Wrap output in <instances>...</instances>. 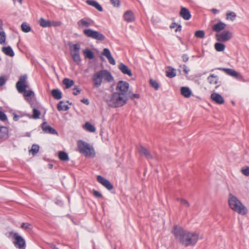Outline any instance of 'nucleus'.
Listing matches in <instances>:
<instances>
[{
	"instance_id": "1",
	"label": "nucleus",
	"mask_w": 249,
	"mask_h": 249,
	"mask_svg": "<svg viewBox=\"0 0 249 249\" xmlns=\"http://www.w3.org/2000/svg\"><path fill=\"white\" fill-rule=\"evenodd\" d=\"M172 233L176 239L185 246L195 245L198 239V234L185 231L182 227L178 226L174 227Z\"/></svg>"
},
{
	"instance_id": "2",
	"label": "nucleus",
	"mask_w": 249,
	"mask_h": 249,
	"mask_svg": "<svg viewBox=\"0 0 249 249\" xmlns=\"http://www.w3.org/2000/svg\"><path fill=\"white\" fill-rule=\"evenodd\" d=\"M93 88H99L105 81L110 83L114 81L111 72L107 70H101L94 72L91 77Z\"/></svg>"
},
{
	"instance_id": "3",
	"label": "nucleus",
	"mask_w": 249,
	"mask_h": 249,
	"mask_svg": "<svg viewBox=\"0 0 249 249\" xmlns=\"http://www.w3.org/2000/svg\"><path fill=\"white\" fill-rule=\"evenodd\" d=\"M128 100V97L124 96L123 94L114 92L106 99L107 105L112 107L117 108L125 105Z\"/></svg>"
},
{
	"instance_id": "4",
	"label": "nucleus",
	"mask_w": 249,
	"mask_h": 249,
	"mask_svg": "<svg viewBox=\"0 0 249 249\" xmlns=\"http://www.w3.org/2000/svg\"><path fill=\"white\" fill-rule=\"evenodd\" d=\"M228 203L230 208L239 214H245L247 213L246 207L234 195L230 194L228 197Z\"/></svg>"
},
{
	"instance_id": "5",
	"label": "nucleus",
	"mask_w": 249,
	"mask_h": 249,
	"mask_svg": "<svg viewBox=\"0 0 249 249\" xmlns=\"http://www.w3.org/2000/svg\"><path fill=\"white\" fill-rule=\"evenodd\" d=\"M77 146L79 151L85 157L94 158L95 156L94 149L89 143L80 140L77 142Z\"/></svg>"
},
{
	"instance_id": "6",
	"label": "nucleus",
	"mask_w": 249,
	"mask_h": 249,
	"mask_svg": "<svg viewBox=\"0 0 249 249\" xmlns=\"http://www.w3.org/2000/svg\"><path fill=\"white\" fill-rule=\"evenodd\" d=\"M84 35L89 38H91L96 40L102 41L105 38V36L99 32L93 30L91 29H85L83 30Z\"/></svg>"
},
{
	"instance_id": "7",
	"label": "nucleus",
	"mask_w": 249,
	"mask_h": 249,
	"mask_svg": "<svg viewBox=\"0 0 249 249\" xmlns=\"http://www.w3.org/2000/svg\"><path fill=\"white\" fill-rule=\"evenodd\" d=\"M27 78V75L20 76L19 80L16 84V88L19 93H23L27 88H29Z\"/></svg>"
},
{
	"instance_id": "8",
	"label": "nucleus",
	"mask_w": 249,
	"mask_h": 249,
	"mask_svg": "<svg viewBox=\"0 0 249 249\" xmlns=\"http://www.w3.org/2000/svg\"><path fill=\"white\" fill-rule=\"evenodd\" d=\"M129 88V84L128 83L125 81H120L117 85L116 92L120 94H123L124 96L128 97Z\"/></svg>"
},
{
	"instance_id": "9",
	"label": "nucleus",
	"mask_w": 249,
	"mask_h": 249,
	"mask_svg": "<svg viewBox=\"0 0 249 249\" xmlns=\"http://www.w3.org/2000/svg\"><path fill=\"white\" fill-rule=\"evenodd\" d=\"M11 235H13L15 241L14 244L15 246L18 249H25V241L21 236L17 233L11 232Z\"/></svg>"
},
{
	"instance_id": "10",
	"label": "nucleus",
	"mask_w": 249,
	"mask_h": 249,
	"mask_svg": "<svg viewBox=\"0 0 249 249\" xmlns=\"http://www.w3.org/2000/svg\"><path fill=\"white\" fill-rule=\"evenodd\" d=\"M232 37V34L229 31H224L221 33H217L215 37L217 41L221 42H225L230 40Z\"/></svg>"
},
{
	"instance_id": "11",
	"label": "nucleus",
	"mask_w": 249,
	"mask_h": 249,
	"mask_svg": "<svg viewBox=\"0 0 249 249\" xmlns=\"http://www.w3.org/2000/svg\"><path fill=\"white\" fill-rule=\"evenodd\" d=\"M93 23V20L88 18H84L79 20L77 24L78 28L83 30L85 29H89Z\"/></svg>"
},
{
	"instance_id": "12",
	"label": "nucleus",
	"mask_w": 249,
	"mask_h": 249,
	"mask_svg": "<svg viewBox=\"0 0 249 249\" xmlns=\"http://www.w3.org/2000/svg\"><path fill=\"white\" fill-rule=\"evenodd\" d=\"M97 180L100 183H101L108 190H111L113 188V185L109 180H107L101 176H97Z\"/></svg>"
},
{
	"instance_id": "13",
	"label": "nucleus",
	"mask_w": 249,
	"mask_h": 249,
	"mask_svg": "<svg viewBox=\"0 0 249 249\" xmlns=\"http://www.w3.org/2000/svg\"><path fill=\"white\" fill-rule=\"evenodd\" d=\"M211 99L214 103L221 105L224 103V99L223 97L216 92H213L211 95Z\"/></svg>"
},
{
	"instance_id": "14",
	"label": "nucleus",
	"mask_w": 249,
	"mask_h": 249,
	"mask_svg": "<svg viewBox=\"0 0 249 249\" xmlns=\"http://www.w3.org/2000/svg\"><path fill=\"white\" fill-rule=\"evenodd\" d=\"M218 69L223 71L227 74L237 79H240L242 78L241 75L233 69L228 68H219Z\"/></svg>"
},
{
	"instance_id": "15",
	"label": "nucleus",
	"mask_w": 249,
	"mask_h": 249,
	"mask_svg": "<svg viewBox=\"0 0 249 249\" xmlns=\"http://www.w3.org/2000/svg\"><path fill=\"white\" fill-rule=\"evenodd\" d=\"M138 151L141 156H144L147 159H152L153 158L148 149L142 145L138 147Z\"/></svg>"
},
{
	"instance_id": "16",
	"label": "nucleus",
	"mask_w": 249,
	"mask_h": 249,
	"mask_svg": "<svg viewBox=\"0 0 249 249\" xmlns=\"http://www.w3.org/2000/svg\"><path fill=\"white\" fill-rule=\"evenodd\" d=\"M69 47L71 55H74L77 53H80L79 51L80 49V45L79 44L71 43L69 45Z\"/></svg>"
},
{
	"instance_id": "17",
	"label": "nucleus",
	"mask_w": 249,
	"mask_h": 249,
	"mask_svg": "<svg viewBox=\"0 0 249 249\" xmlns=\"http://www.w3.org/2000/svg\"><path fill=\"white\" fill-rule=\"evenodd\" d=\"M102 54L104 56H105L107 59L108 60V62L112 65H115L116 64L115 60L113 58V57L112 56L111 53L109 51V50L105 48L104 49L103 52L102 53Z\"/></svg>"
},
{
	"instance_id": "18",
	"label": "nucleus",
	"mask_w": 249,
	"mask_h": 249,
	"mask_svg": "<svg viewBox=\"0 0 249 249\" xmlns=\"http://www.w3.org/2000/svg\"><path fill=\"white\" fill-rule=\"evenodd\" d=\"M180 16L184 20H189L191 17V15L188 9L185 7H181L180 11Z\"/></svg>"
},
{
	"instance_id": "19",
	"label": "nucleus",
	"mask_w": 249,
	"mask_h": 249,
	"mask_svg": "<svg viewBox=\"0 0 249 249\" xmlns=\"http://www.w3.org/2000/svg\"><path fill=\"white\" fill-rule=\"evenodd\" d=\"M42 128L44 132L52 134H57L56 131L53 127L48 125L47 123L44 122L42 124Z\"/></svg>"
},
{
	"instance_id": "20",
	"label": "nucleus",
	"mask_w": 249,
	"mask_h": 249,
	"mask_svg": "<svg viewBox=\"0 0 249 249\" xmlns=\"http://www.w3.org/2000/svg\"><path fill=\"white\" fill-rule=\"evenodd\" d=\"M118 69L123 73L124 74H126L129 76L132 75L131 71L128 68V67L123 63H120L118 65Z\"/></svg>"
},
{
	"instance_id": "21",
	"label": "nucleus",
	"mask_w": 249,
	"mask_h": 249,
	"mask_svg": "<svg viewBox=\"0 0 249 249\" xmlns=\"http://www.w3.org/2000/svg\"><path fill=\"white\" fill-rule=\"evenodd\" d=\"M124 20L130 22L134 20L135 17L133 13L131 11H127L124 15Z\"/></svg>"
},
{
	"instance_id": "22",
	"label": "nucleus",
	"mask_w": 249,
	"mask_h": 249,
	"mask_svg": "<svg viewBox=\"0 0 249 249\" xmlns=\"http://www.w3.org/2000/svg\"><path fill=\"white\" fill-rule=\"evenodd\" d=\"M207 80L211 85H216L219 83L218 77L214 74L210 75L207 78Z\"/></svg>"
},
{
	"instance_id": "23",
	"label": "nucleus",
	"mask_w": 249,
	"mask_h": 249,
	"mask_svg": "<svg viewBox=\"0 0 249 249\" xmlns=\"http://www.w3.org/2000/svg\"><path fill=\"white\" fill-rule=\"evenodd\" d=\"M23 93L25 100L31 104V106H32V104L31 103V99L35 96L34 92L32 90H26L25 89Z\"/></svg>"
},
{
	"instance_id": "24",
	"label": "nucleus",
	"mask_w": 249,
	"mask_h": 249,
	"mask_svg": "<svg viewBox=\"0 0 249 249\" xmlns=\"http://www.w3.org/2000/svg\"><path fill=\"white\" fill-rule=\"evenodd\" d=\"M226 27L225 23L220 21L213 26V30L216 32H219L224 30Z\"/></svg>"
},
{
	"instance_id": "25",
	"label": "nucleus",
	"mask_w": 249,
	"mask_h": 249,
	"mask_svg": "<svg viewBox=\"0 0 249 249\" xmlns=\"http://www.w3.org/2000/svg\"><path fill=\"white\" fill-rule=\"evenodd\" d=\"M86 2L89 5L92 6L97 9L99 11L102 12L103 8L102 6L96 1L93 0H87Z\"/></svg>"
},
{
	"instance_id": "26",
	"label": "nucleus",
	"mask_w": 249,
	"mask_h": 249,
	"mask_svg": "<svg viewBox=\"0 0 249 249\" xmlns=\"http://www.w3.org/2000/svg\"><path fill=\"white\" fill-rule=\"evenodd\" d=\"M181 94L186 98H189L192 94V91L188 87H183L180 89Z\"/></svg>"
},
{
	"instance_id": "27",
	"label": "nucleus",
	"mask_w": 249,
	"mask_h": 249,
	"mask_svg": "<svg viewBox=\"0 0 249 249\" xmlns=\"http://www.w3.org/2000/svg\"><path fill=\"white\" fill-rule=\"evenodd\" d=\"M2 52L6 55L13 57L15 53L12 48L10 46L3 47L2 48Z\"/></svg>"
},
{
	"instance_id": "28",
	"label": "nucleus",
	"mask_w": 249,
	"mask_h": 249,
	"mask_svg": "<svg viewBox=\"0 0 249 249\" xmlns=\"http://www.w3.org/2000/svg\"><path fill=\"white\" fill-rule=\"evenodd\" d=\"M8 129L4 126L0 127V139H5L8 138Z\"/></svg>"
},
{
	"instance_id": "29",
	"label": "nucleus",
	"mask_w": 249,
	"mask_h": 249,
	"mask_svg": "<svg viewBox=\"0 0 249 249\" xmlns=\"http://www.w3.org/2000/svg\"><path fill=\"white\" fill-rule=\"evenodd\" d=\"M39 24L43 27H51L53 25L49 20H46L43 18H40L39 21Z\"/></svg>"
},
{
	"instance_id": "30",
	"label": "nucleus",
	"mask_w": 249,
	"mask_h": 249,
	"mask_svg": "<svg viewBox=\"0 0 249 249\" xmlns=\"http://www.w3.org/2000/svg\"><path fill=\"white\" fill-rule=\"evenodd\" d=\"M52 95L56 100L60 99L62 98V93L58 89H53L52 90Z\"/></svg>"
},
{
	"instance_id": "31",
	"label": "nucleus",
	"mask_w": 249,
	"mask_h": 249,
	"mask_svg": "<svg viewBox=\"0 0 249 249\" xmlns=\"http://www.w3.org/2000/svg\"><path fill=\"white\" fill-rule=\"evenodd\" d=\"M83 53L85 57L87 58L92 59L94 57L93 52L89 49L84 50Z\"/></svg>"
},
{
	"instance_id": "32",
	"label": "nucleus",
	"mask_w": 249,
	"mask_h": 249,
	"mask_svg": "<svg viewBox=\"0 0 249 249\" xmlns=\"http://www.w3.org/2000/svg\"><path fill=\"white\" fill-rule=\"evenodd\" d=\"M63 83L64 85H65L66 88L69 89L74 85V82L72 80L66 78L64 79L63 81Z\"/></svg>"
},
{
	"instance_id": "33",
	"label": "nucleus",
	"mask_w": 249,
	"mask_h": 249,
	"mask_svg": "<svg viewBox=\"0 0 249 249\" xmlns=\"http://www.w3.org/2000/svg\"><path fill=\"white\" fill-rule=\"evenodd\" d=\"M166 75L169 78L174 77L176 75V70L169 68L168 70L166 71Z\"/></svg>"
},
{
	"instance_id": "34",
	"label": "nucleus",
	"mask_w": 249,
	"mask_h": 249,
	"mask_svg": "<svg viewBox=\"0 0 249 249\" xmlns=\"http://www.w3.org/2000/svg\"><path fill=\"white\" fill-rule=\"evenodd\" d=\"M84 128L90 132H94L96 130L95 127L89 122L86 123L84 125Z\"/></svg>"
},
{
	"instance_id": "35",
	"label": "nucleus",
	"mask_w": 249,
	"mask_h": 249,
	"mask_svg": "<svg viewBox=\"0 0 249 249\" xmlns=\"http://www.w3.org/2000/svg\"><path fill=\"white\" fill-rule=\"evenodd\" d=\"M58 157L61 160L68 161L69 160L68 154L63 151H60L59 152Z\"/></svg>"
},
{
	"instance_id": "36",
	"label": "nucleus",
	"mask_w": 249,
	"mask_h": 249,
	"mask_svg": "<svg viewBox=\"0 0 249 249\" xmlns=\"http://www.w3.org/2000/svg\"><path fill=\"white\" fill-rule=\"evenodd\" d=\"M236 17V14L233 12L228 11L226 14V19L233 21Z\"/></svg>"
},
{
	"instance_id": "37",
	"label": "nucleus",
	"mask_w": 249,
	"mask_h": 249,
	"mask_svg": "<svg viewBox=\"0 0 249 249\" xmlns=\"http://www.w3.org/2000/svg\"><path fill=\"white\" fill-rule=\"evenodd\" d=\"M57 109L59 111H66L69 109V107L67 105L64 104V102L63 101H60L57 105Z\"/></svg>"
},
{
	"instance_id": "38",
	"label": "nucleus",
	"mask_w": 249,
	"mask_h": 249,
	"mask_svg": "<svg viewBox=\"0 0 249 249\" xmlns=\"http://www.w3.org/2000/svg\"><path fill=\"white\" fill-rule=\"evenodd\" d=\"M214 47L215 50L217 52H222L225 50V46L224 44L220 42L216 43L214 44Z\"/></svg>"
},
{
	"instance_id": "39",
	"label": "nucleus",
	"mask_w": 249,
	"mask_h": 249,
	"mask_svg": "<svg viewBox=\"0 0 249 249\" xmlns=\"http://www.w3.org/2000/svg\"><path fill=\"white\" fill-rule=\"evenodd\" d=\"M21 28L22 31L25 33L29 32L31 29L30 26L26 22H23L21 25Z\"/></svg>"
},
{
	"instance_id": "40",
	"label": "nucleus",
	"mask_w": 249,
	"mask_h": 249,
	"mask_svg": "<svg viewBox=\"0 0 249 249\" xmlns=\"http://www.w3.org/2000/svg\"><path fill=\"white\" fill-rule=\"evenodd\" d=\"M39 148L38 145L33 144L29 151L33 155H35L38 152Z\"/></svg>"
},
{
	"instance_id": "41",
	"label": "nucleus",
	"mask_w": 249,
	"mask_h": 249,
	"mask_svg": "<svg viewBox=\"0 0 249 249\" xmlns=\"http://www.w3.org/2000/svg\"><path fill=\"white\" fill-rule=\"evenodd\" d=\"M195 36L196 37L203 38L205 37V32L202 30H198L195 32Z\"/></svg>"
},
{
	"instance_id": "42",
	"label": "nucleus",
	"mask_w": 249,
	"mask_h": 249,
	"mask_svg": "<svg viewBox=\"0 0 249 249\" xmlns=\"http://www.w3.org/2000/svg\"><path fill=\"white\" fill-rule=\"evenodd\" d=\"M33 118L35 119L38 118L40 115V111L35 107L33 109Z\"/></svg>"
},
{
	"instance_id": "43",
	"label": "nucleus",
	"mask_w": 249,
	"mask_h": 249,
	"mask_svg": "<svg viewBox=\"0 0 249 249\" xmlns=\"http://www.w3.org/2000/svg\"><path fill=\"white\" fill-rule=\"evenodd\" d=\"M150 83L151 85V86L154 88L156 90L158 89L159 88V85L158 83L155 80L153 79H150Z\"/></svg>"
},
{
	"instance_id": "44",
	"label": "nucleus",
	"mask_w": 249,
	"mask_h": 249,
	"mask_svg": "<svg viewBox=\"0 0 249 249\" xmlns=\"http://www.w3.org/2000/svg\"><path fill=\"white\" fill-rule=\"evenodd\" d=\"M178 200L180 202V204L186 207H189L190 206V204L189 202L183 198H178Z\"/></svg>"
},
{
	"instance_id": "45",
	"label": "nucleus",
	"mask_w": 249,
	"mask_h": 249,
	"mask_svg": "<svg viewBox=\"0 0 249 249\" xmlns=\"http://www.w3.org/2000/svg\"><path fill=\"white\" fill-rule=\"evenodd\" d=\"M73 61L77 64H79L81 62V58L80 56V53L75 54L74 55H71Z\"/></svg>"
},
{
	"instance_id": "46",
	"label": "nucleus",
	"mask_w": 249,
	"mask_h": 249,
	"mask_svg": "<svg viewBox=\"0 0 249 249\" xmlns=\"http://www.w3.org/2000/svg\"><path fill=\"white\" fill-rule=\"evenodd\" d=\"M5 34L3 31H0V44H3L5 42Z\"/></svg>"
},
{
	"instance_id": "47",
	"label": "nucleus",
	"mask_w": 249,
	"mask_h": 249,
	"mask_svg": "<svg viewBox=\"0 0 249 249\" xmlns=\"http://www.w3.org/2000/svg\"><path fill=\"white\" fill-rule=\"evenodd\" d=\"M140 97L139 94L130 93V92H128V99H134V98H139Z\"/></svg>"
},
{
	"instance_id": "48",
	"label": "nucleus",
	"mask_w": 249,
	"mask_h": 249,
	"mask_svg": "<svg viewBox=\"0 0 249 249\" xmlns=\"http://www.w3.org/2000/svg\"><path fill=\"white\" fill-rule=\"evenodd\" d=\"M21 228L24 229H30L31 228V226L27 223H23L21 224Z\"/></svg>"
},
{
	"instance_id": "49",
	"label": "nucleus",
	"mask_w": 249,
	"mask_h": 249,
	"mask_svg": "<svg viewBox=\"0 0 249 249\" xmlns=\"http://www.w3.org/2000/svg\"><path fill=\"white\" fill-rule=\"evenodd\" d=\"M242 173L246 176H249V167H246L244 169H242Z\"/></svg>"
},
{
	"instance_id": "50",
	"label": "nucleus",
	"mask_w": 249,
	"mask_h": 249,
	"mask_svg": "<svg viewBox=\"0 0 249 249\" xmlns=\"http://www.w3.org/2000/svg\"><path fill=\"white\" fill-rule=\"evenodd\" d=\"M110 2L115 7H118L120 4L119 0H110Z\"/></svg>"
},
{
	"instance_id": "51",
	"label": "nucleus",
	"mask_w": 249,
	"mask_h": 249,
	"mask_svg": "<svg viewBox=\"0 0 249 249\" xmlns=\"http://www.w3.org/2000/svg\"><path fill=\"white\" fill-rule=\"evenodd\" d=\"M0 120L2 121H4L7 120L6 115L1 111H0Z\"/></svg>"
},
{
	"instance_id": "52",
	"label": "nucleus",
	"mask_w": 249,
	"mask_h": 249,
	"mask_svg": "<svg viewBox=\"0 0 249 249\" xmlns=\"http://www.w3.org/2000/svg\"><path fill=\"white\" fill-rule=\"evenodd\" d=\"M80 91L81 90L77 87H75L73 89V94L75 95H78L79 93H80Z\"/></svg>"
},
{
	"instance_id": "53",
	"label": "nucleus",
	"mask_w": 249,
	"mask_h": 249,
	"mask_svg": "<svg viewBox=\"0 0 249 249\" xmlns=\"http://www.w3.org/2000/svg\"><path fill=\"white\" fill-rule=\"evenodd\" d=\"M5 83V79L4 77H0V87L3 86Z\"/></svg>"
},
{
	"instance_id": "54",
	"label": "nucleus",
	"mask_w": 249,
	"mask_h": 249,
	"mask_svg": "<svg viewBox=\"0 0 249 249\" xmlns=\"http://www.w3.org/2000/svg\"><path fill=\"white\" fill-rule=\"evenodd\" d=\"M182 58L184 62H186L189 59V57L187 54H183L182 56Z\"/></svg>"
},
{
	"instance_id": "55",
	"label": "nucleus",
	"mask_w": 249,
	"mask_h": 249,
	"mask_svg": "<svg viewBox=\"0 0 249 249\" xmlns=\"http://www.w3.org/2000/svg\"><path fill=\"white\" fill-rule=\"evenodd\" d=\"M93 194L96 197H100L102 196V195L97 191H94Z\"/></svg>"
},
{
	"instance_id": "56",
	"label": "nucleus",
	"mask_w": 249,
	"mask_h": 249,
	"mask_svg": "<svg viewBox=\"0 0 249 249\" xmlns=\"http://www.w3.org/2000/svg\"><path fill=\"white\" fill-rule=\"evenodd\" d=\"M81 102H83V103H85L87 105H89V100L87 99H83L81 100Z\"/></svg>"
},
{
	"instance_id": "57",
	"label": "nucleus",
	"mask_w": 249,
	"mask_h": 249,
	"mask_svg": "<svg viewBox=\"0 0 249 249\" xmlns=\"http://www.w3.org/2000/svg\"><path fill=\"white\" fill-rule=\"evenodd\" d=\"M183 71L185 72V73H187L189 71V70L187 69V67L185 65H183Z\"/></svg>"
},
{
	"instance_id": "58",
	"label": "nucleus",
	"mask_w": 249,
	"mask_h": 249,
	"mask_svg": "<svg viewBox=\"0 0 249 249\" xmlns=\"http://www.w3.org/2000/svg\"><path fill=\"white\" fill-rule=\"evenodd\" d=\"M177 25L176 23H173L171 24L170 26V27L171 29H173L175 27V26Z\"/></svg>"
},
{
	"instance_id": "59",
	"label": "nucleus",
	"mask_w": 249,
	"mask_h": 249,
	"mask_svg": "<svg viewBox=\"0 0 249 249\" xmlns=\"http://www.w3.org/2000/svg\"><path fill=\"white\" fill-rule=\"evenodd\" d=\"M19 116L18 115H17L16 114L14 115V120L16 121H18V120Z\"/></svg>"
},
{
	"instance_id": "60",
	"label": "nucleus",
	"mask_w": 249,
	"mask_h": 249,
	"mask_svg": "<svg viewBox=\"0 0 249 249\" xmlns=\"http://www.w3.org/2000/svg\"><path fill=\"white\" fill-rule=\"evenodd\" d=\"M212 11L213 12V13H214L215 14H217L219 12V11L218 10L216 9H213L212 10Z\"/></svg>"
},
{
	"instance_id": "61",
	"label": "nucleus",
	"mask_w": 249,
	"mask_h": 249,
	"mask_svg": "<svg viewBox=\"0 0 249 249\" xmlns=\"http://www.w3.org/2000/svg\"><path fill=\"white\" fill-rule=\"evenodd\" d=\"M181 26L179 25L177 28V29L176 30V32H177L178 31H181Z\"/></svg>"
},
{
	"instance_id": "62",
	"label": "nucleus",
	"mask_w": 249,
	"mask_h": 249,
	"mask_svg": "<svg viewBox=\"0 0 249 249\" xmlns=\"http://www.w3.org/2000/svg\"><path fill=\"white\" fill-rule=\"evenodd\" d=\"M3 22L2 20L0 18V29H1L2 28Z\"/></svg>"
},
{
	"instance_id": "63",
	"label": "nucleus",
	"mask_w": 249,
	"mask_h": 249,
	"mask_svg": "<svg viewBox=\"0 0 249 249\" xmlns=\"http://www.w3.org/2000/svg\"><path fill=\"white\" fill-rule=\"evenodd\" d=\"M48 167L50 169H52L53 167V164H52L51 163H49V164H48Z\"/></svg>"
},
{
	"instance_id": "64",
	"label": "nucleus",
	"mask_w": 249,
	"mask_h": 249,
	"mask_svg": "<svg viewBox=\"0 0 249 249\" xmlns=\"http://www.w3.org/2000/svg\"><path fill=\"white\" fill-rule=\"evenodd\" d=\"M18 0L20 4H21V3H22V0Z\"/></svg>"
}]
</instances>
